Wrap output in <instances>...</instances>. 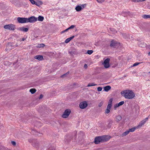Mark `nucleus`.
Returning <instances> with one entry per match:
<instances>
[{"label":"nucleus","mask_w":150,"mask_h":150,"mask_svg":"<svg viewBox=\"0 0 150 150\" xmlns=\"http://www.w3.org/2000/svg\"><path fill=\"white\" fill-rule=\"evenodd\" d=\"M110 138V137L108 135L97 137L95 138L94 142L96 144H98L100 142H104L108 141Z\"/></svg>","instance_id":"obj_1"},{"label":"nucleus","mask_w":150,"mask_h":150,"mask_svg":"<svg viewBox=\"0 0 150 150\" xmlns=\"http://www.w3.org/2000/svg\"><path fill=\"white\" fill-rule=\"evenodd\" d=\"M121 94H124L123 96L127 99H132L135 96V94L132 91L129 90L122 91L121 93Z\"/></svg>","instance_id":"obj_2"},{"label":"nucleus","mask_w":150,"mask_h":150,"mask_svg":"<svg viewBox=\"0 0 150 150\" xmlns=\"http://www.w3.org/2000/svg\"><path fill=\"white\" fill-rule=\"evenodd\" d=\"M4 28L7 30H14L15 29V25H14L10 24L6 25L4 26Z\"/></svg>","instance_id":"obj_3"},{"label":"nucleus","mask_w":150,"mask_h":150,"mask_svg":"<svg viewBox=\"0 0 150 150\" xmlns=\"http://www.w3.org/2000/svg\"><path fill=\"white\" fill-rule=\"evenodd\" d=\"M120 43L117 42L115 41L112 40L110 42V46L113 48H116L120 45Z\"/></svg>","instance_id":"obj_4"},{"label":"nucleus","mask_w":150,"mask_h":150,"mask_svg":"<svg viewBox=\"0 0 150 150\" xmlns=\"http://www.w3.org/2000/svg\"><path fill=\"white\" fill-rule=\"evenodd\" d=\"M110 61V59L109 58H107L104 61L103 64L105 68H108L110 67L109 64Z\"/></svg>","instance_id":"obj_5"},{"label":"nucleus","mask_w":150,"mask_h":150,"mask_svg":"<svg viewBox=\"0 0 150 150\" xmlns=\"http://www.w3.org/2000/svg\"><path fill=\"white\" fill-rule=\"evenodd\" d=\"M71 112V111L69 110H66L64 112L63 114L62 115V117L63 118H66L67 117Z\"/></svg>","instance_id":"obj_6"},{"label":"nucleus","mask_w":150,"mask_h":150,"mask_svg":"<svg viewBox=\"0 0 150 150\" xmlns=\"http://www.w3.org/2000/svg\"><path fill=\"white\" fill-rule=\"evenodd\" d=\"M17 19L18 22L20 23H27V18L18 17Z\"/></svg>","instance_id":"obj_7"},{"label":"nucleus","mask_w":150,"mask_h":150,"mask_svg":"<svg viewBox=\"0 0 150 150\" xmlns=\"http://www.w3.org/2000/svg\"><path fill=\"white\" fill-rule=\"evenodd\" d=\"M27 23L30 22L31 23H34L37 20V18L35 16H32L30 17L27 18Z\"/></svg>","instance_id":"obj_8"},{"label":"nucleus","mask_w":150,"mask_h":150,"mask_svg":"<svg viewBox=\"0 0 150 150\" xmlns=\"http://www.w3.org/2000/svg\"><path fill=\"white\" fill-rule=\"evenodd\" d=\"M88 104L86 101H84L81 102L79 104L80 108L81 109H83L87 107Z\"/></svg>","instance_id":"obj_9"},{"label":"nucleus","mask_w":150,"mask_h":150,"mask_svg":"<svg viewBox=\"0 0 150 150\" xmlns=\"http://www.w3.org/2000/svg\"><path fill=\"white\" fill-rule=\"evenodd\" d=\"M148 117L146 118L144 120L142 121L139 123V125L137 127V128H139L141 127L148 120Z\"/></svg>","instance_id":"obj_10"},{"label":"nucleus","mask_w":150,"mask_h":150,"mask_svg":"<svg viewBox=\"0 0 150 150\" xmlns=\"http://www.w3.org/2000/svg\"><path fill=\"white\" fill-rule=\"evenodd\" d=\"M86 6V4H83L81 5V6L77 5L75 8V9L77 11H81L82 9L84 8V6Z\"/></svg>","instance_id":"obj_11"},{"label":"nucleus","mask_w":150,"mask_h":150,"mask_svg":"<svg viewBox=\"0 0 150 150\" xmlns=\"http://www.w3.org/2000/svg\"><path fill=\"white\" fill-rule=\"evenodd\" d=\"M18 45L17 44L15 46L13 45L12 43H8V44L7 45V47L6 48V51H7L8 50H9L11 49V48H10L9 47H13L15 46V47H16L18 46Z\"/></svg>","instance_id":"obj_12"},{"label":"nucleus","mask_w":150,"mask_h":150,"mask_svg":"<svg viewBox=\"0 0 150 150\" xmlns=\"http://www.w3.org/2000/svg\"><path fill=\"white\" fill-rule=\"evenodd\" d=\"M19 30L21 31H23L24 32H27L28 30V28H25L24 27H20L19 28Z\"/></svg>","instance_id":"obj_13"},{"label":"nucleus","mask_w":150,"mask_h":150,"mask_svg":"<svg viewBox=\"0 0 150 150\" xmlns=\"http://www.w3.org/2000/svg\"><path fill=\"white\" fill-rule=\"evenodd\" d=\"M35 58L39 60H42L43 59V57L42 55H37L35 57Z\"/></svg>","instance_id":"obj_14"},{"label":"nucleus","mask_w":150,"mask_h":150,"mask_svg":"<svg viewBox=\"0 0 150 150\" xmlns=\"http://www.w3.org/2000/svg\"><path fill=\"white\" fill-rule=\"evenodd\" d=\"M111 88V87L109 86H107L103 87L104 90L106 92L108 91Z\"/></svg>","instance_id":"obj_15"},{"label":"nucleus","mask_w":150,"mask_h":150,"mask_svg":"<svg viewBox=\"0 0 150 150\" xmlns=\"http://www.w3.org/2000/svg\"><path fill=\"white\" fill-rule=\"evenodd\" d=\"M116 120L118 122L122 120V117L121 116L118 115L116 117Z\"/></svg>","instance_id":"obj_16"},{"label":"nucleus","mask_w":150,"mask_h":150,"mask_svg":"<svg viewBox=\"0 0 150 150\" xmlns=\"http://www.w3.org/2000/svg\"><path fill=\"white\" fill-rule=\"evenodd\" d=\"M44 18L43 17L39 16L38 18V21H42L44 20Z\"/></svg>","instance_id":"obj_17"},{"label":"nucleus","mask_w":150,"mask_h":150,"mask_svg":"<svg viewBox=\"0 0 150 150\" xmlns=\"http://www.w3.org/2000/svg\"><path fill=\"white\" fill-rule=\"evenodd\" d=\"M36 91V90L35 88H31L30 90V92L32 94L34 93Z\"/></svg>","instance_id":"obj_18"},{"label":"nucleus","mask_w":150,"mask_h":150,"mask_svg":"<svg viewBox=\"0 0 150 150\" xmlns=\"http://www.w3.org/2000/svg\"><path fill=\"white\" fill-rule=\"evenodd\" d=\"M32 144L33 146L37 148L38 147V144L35 143V141L33 142Z\"/></svg>","instance_id":"obj_19"},{"label":"nucleus","mask_w":150,"mask_h":150,"mask_svg":"<svg viewBox=\"0 0 150 150\" xmlns=\"http://www.w3.org/2000/svg\"><path fill=\"white\" fill-rule=\"evenodd\" d=\"M142 17L144 18H150V15H144L142 16Z\"/></svg>","instance_id":"obj_20"},{"label":"nucleus","mask_w":150,"mask_h":150,"mask_svg":"<svg viewBox=\"0 0 150 150\" xmlns=\"http://www.w3.org/2000/svg\"><path fill=\"white\" fill-rule=\"evenodd\" d=\"M139 46L144 47L146 46V44L144 43H141L139 45Z\"/></svg>","instance_id":"obj_21"},{"label":"nucleus","mask_w":150,"mask_h":150,"mask_svg":"<svg viewBox=\"0 0 150 150\" xmlns=\"http://www.w3.org/2000/svg\"><path fill=\"white\" fill-rule=\"evenodd\" d=\"M122 36L124 38H125L126 39H127L128 38V35L126 33H123L122 34Z\"/></svg>","instance_id":"obj_22"},{"label":"nucleus","mask_w":150,"mask_h":150,"mask_svg":"<svg viewBox=\"0 0 150 150\" xmlns=\"http://www.w3.org/2000/svg\"><path fill=\"white\" fill-rule=\"evenodd\" d=\"M113 122L112 120H110L109 122L108 125V128H110L111 126V125L112 123H113Z\"/></svg>","instance_id":"obj_23"},{"label":"nucleus","mask_w":150,"mask_h":150,"mask_svg":"<svg viewBox=\"0 0 150 150\" xmlns=\"http://www.w3.org/2000/svg\"><path fill=\"white\" fill-rule=\"evenodd\" d=\"M97 85L95 84L94 83H89L87 85L88 87L92 86H96Z\"/></svg>","instance_id":"obj_24"},{"label":"nucleus","mask_w":150,"mask_h":150,"mask_svg":"<svg viewBox=\"0 0 150 150\" xmlns=\"http://www.w3.org/2000/svg\"><path fill=\"white\" fill-rule=\"evenodd\" d=\"M136 128H137V127H133V128H132L131 129H129V132H133L135 131V130Z\"/></svg>","instance_id":"obj_25"},{"label":"nucleus","mask_w":150,"mask_h":150,"mask_svg":"<svg viewBox=\"0 0 150 150\" xmlns=\"http://www.w3.org/2000/svg\"><path fill=\"white\" fill-rule=\"evenodd\" d=\"M112 101H113L112 98H110L109 100L108 105H112Z\"/></svg>","instance_id":"obj_26"},{"label":"nucleus","mask_w":150,"mask_h":150,"mask_svg":"<svg viewBox=\"0 0 150 150\" xmlns=\"http://www.w3.org/2000/svg\"><path fill=\"white\" fill-rule=\"evenodd\" d=\"M45 46V44H39L38 45V47H44Z\"/></svg>","instance_id":"obj_27"},{"label":"nucleus","mask_w":150,"mask_h":150,"mask_svg":"<svg viewBox=\"0 0 150 150\" xmlns=\"http://www.w3.org/2000/svg\"><path fill=\"white\" fill-rule=\"evenodd\" d=\"M129 132V130H127L123 133V135L124 136H126L128 134Z\"/></svg>","instance_id":"obj_28"},{"label":"nucleus","mask_w":150,"mask_h":150,"mask_svg":"<svg viewBox=\"0 0 150 150\" xmlns=\"http://www.w3.org/2000/svg\"><path fill=\"white\" fill-rule=\"evenodd\" d=\"M92 50H88L87 51V53L89 54H91L93 52Z\"/></svg>","instance_id":"obj_29"},{"label":"nucleus","mask_w":150,"mask_h":150,"mask_svg":"<svg viewBox=\"0 0 150 150\" xmlns=\"http://www.w3.org/2000/svg\"><path fill=\"white\" fill-rule=\"evenodd\" d=\"M124 103V101H122L120 102H119L118 103V106H120L122 105Z\"/></svg>","instance_id":"obj_30"},{"label":"nucleus","mask_w":150,"mask_h":150,"mask_svg":"<svg viewBox=\"0 0 150 150\" xmlns=\"http://www.w3.org/2000/svg\"><path fill=\"white\" fill-rule=\"evenodd\" d=\"M119 106H118V104H116L114 106V109L115 110H116V109Z\"/></svg>","instance_id":"obj_31"},{"label":"nucleus","mask_w":150,"mask_h":150,"mask_svg":"<svg viewBox=\"0 0 150 150\" xmlns=\"http://www.w3.org/2000/svg\"><path fill=\"white\" fill-rule=\"evenodd\" d=\"M0 149L1 150H7V149L3 146L0 147Z\"/></svg>","instance_id":"obj_32"},{"label":"nucleus","mask_w":150,"mask_h":150,"mask_svg":"<svg viewBox=\"0 0 150 150\" xmlns=\"http://www.w3.org/2000/svg\"><path fill=\"white\" fill-rule=\"evenodd\" d=\"M103 101H101L99 104L98 106L99 107H101L103 105Z\"/></svg>","instance_id":"obj_33"},{"label":"nucleus","mask_w":150,"mask_h":150,"mask_svg":"<svg viewBox=\"0 0 150 150\" xmlns=\"http://www.w3.org/2000/svg\"><path fill=\"white\" fill-rule=\"evenodd\" d=\"M102 89V88L101 87H99L98 88L97 90L98 91H100Z\"/></svg>","instance_id":"obj_34"},{"label":"nucleus","mask_w":150,"mask_h":150,"mask_svg":"<svg viewBox=\"0 0 150 150\" xmlns=\"http://www.w3.org/2000/svg\"><path fill=\"white\" fill-rule=\"evenodd\" d=\"M69 74V72H67L65 74L62 75L61 76V77L62 78H63V77H64V76H65L67 74Z\"/></svg>","instance_id":"obj_35"},{"label":"nucleus","mask_w":150,"mask_h":150,"mask_svg":"<svg viewBox=\"0 0 150 150\" xmlns=\"http://www.w3.org/2000/svg\"><path fill=\"white\" fill-rule=\"evenodd\" d=\"M31 4H35V1L34 0H29Z\"/></svg>","instance_id":"obj_36"},{"label":"nucleus","mask_w":150,"mask_h":150,"mask_svg":"<svg viewBox=\"0 0 150 150\" xmlns=\"http://www.w3.org/2000/svg\"><path fill=\"white\" fill-rule=\"evenodd\" d=\"M110 109L106 108V110H105V113H108L110 112Z\"/></svg>","instance_id":"obj_37"},{"label":"nucleus","mask_w":150,"mask_h":150,"mask_svg":"<svg viewBox=\"0 0 150 150\" xmlns=\"http://www.w3.org/2000/svg\"><path fill=\"white\" fill-rule=\"evenodd\" d=\"M75 27V26L74 25H71L68 28V29H69V30L71 29H72L74 28Z\"/></svg>","instance_id":"obj_38"},{"label":"nucleus","mask_w":150,"mask_h":150,"mask_svg":"<svg viewBox=\"0 0 150 150\" xmlns=\"http://www.w3.org/2000/svg\"><path fill=\"white\" fill-rule=\"evenodd\" d=\"M99 3H102L104 2L105 0H96Z\"/></svg>","instance_id":"obj_39"},{"label":"nucleus","mask_w":150,"mask_h":150,"mask_svg":"<svg viewBox=\"0 0 150 150\" xmlns=\"http://www.w3.org/2000/svg\"><path fill=\"white\" fill-rule=\"evenodd\" d=\"M112 106V105H110L108 104V105L107 107V108L110 109L111 108Z\"/></svg>","instance_id":"obj_40"},{"label":"nucleus","mask_w":150,"mask_h":150,"mask_svg":"<svg viewBox=\"0 0 150 150\" xmlns=\"http://www.w3.org/2000/svg\"><path fill=\"white\" fill-rule=\"evenodd\" d=\"M70 40L69 39V38H68L66 39L65 42L66 43H68Z\"/></svg>","instance_id":"obj_41"},{"label":"nucleus","mask_w":150,"mask_h":150,"mask_svg":"<svg viewBox=\"0 0 150 150\" xmlns=\"http://www.w3.org/2000/svg\"><path fill=\"white\" fill-rule=\"evenodd\" d=\"M140 63L136 62L133 64V66L134 67L135 66H137Z\"/></svg>","instance_id":"obj_42"},{"label":"nucleus","mask_w":150,"mask_h":150,"mask_svg":"<svg viewBox=\"0 0 150 150\" xmlns=\"http://www.w3.org/2000/svg\"><path fill=\"white\" fill-rule=\"evenodd\" d=\"M11 144L13 145V146H16V143L15 142L13 141H11Z\"/></svg>","instance_id":"obj_43"},{"label":"nucleus","mask_w":150,"mask_h":150,"mask_svg":"<svg viewBox=\"0 0 150 150\" xmlns=\"http://www.w3.org/2000/svg\"><path fill=\"white\" fill-rule=\"evenodd\" d=\"M74 36H73L72 37H71L69 38H69V39L71 40L72 39L74 38Z\"/></svg>","instance_id":"obj_44"},{"label":"nucleus","mask_w":150,"mask_h":150,"mask_svg":"<svg viewBox=\"0 0 150 150\" xmlns=\"http://www.w3.org/2000/svg\"><path fill=\"white\" fill-rule=\"evenodd\" d=\"M43 97V95L42 94H41L39 98L40 99L42 98Z\"/></svg>","instance_id":"obj_45"},{"label":"nucleus","mask_w":150,"mask_h":150,"mask_svg":"<svg viewBox=\"0 0 150 150\" xmlns=\"http://www.w3.org/2000/svg\"><path fill=\"white\" fill-rule=\"evenodd\" d=\"M133 2H139V0H132Z\"/></svg>","instance_id":"obj_46"},{"label":"nucleus","mask_w":150,"mask_h":150,"mask_svg":"<svg viewBox=\"0 0 150 150\" xmlns=\"http://www.w3.org/2000/svg\"><path fill=\"white\" fill-rule=\"evenodd\" d=\"M35 4L36 6H39V5H40L38 3H37V2H35Z\"/></svg>","instance_id":"obj_47"},{"label":"nucleus","mask_w":150,"mask_h":150,"mask_svg":"<svg viewBox=\"0 0 150 150\" xmlns=\"http://www.w3.org/2000/svg\"><path fill=\"white\" fill-rule=\"evenodd\" d=\"M87 67V65L86 64H85L84 65V67L85 68H86Z\"/></svg>","instance_id":"obj_48"},{"label":"nucleus","mask_w":150,"mask_h":150,"mask_svg":"<svg viewBox=\"0 0 150 150\" xmlns=\"http://www.w3.org/2000/svg\"><path fill=\"white\" fill-rule=\"evenodd\" d=\"M69 29H68V28L66 29V30H64V31H65V32L67 31L68 30H69Z\"/></svg>","instance_id":"obj_49"},{"label":"nucleus","mask_w":150,"mask_h":150,"mask_svg":"<svg viewBox=\"0 0 150 150\" xmlns=\"http://www.w3.org/2000/svg\"><path fill=\"white\" fill-rule=\"evenodd\" d=\"M25 40V38H22V40H21L22 41H24Z\"/></svg>","instance_id":"obj_50"},{"label":"nucleus","mask_w":150,"mask_h":150,"mask_svg":"<svg viewBox=\"0 0 150 150\" xmlns=\"http://www.w3.org/2000/svg\"><path fill=\"white\" fill-rule=\"evenodd\" d=\"M114 30V29H113V28H111V29H110V30H112V31H113V30Z\"/></svg>","instance_id":"obj_51"},{"label":"nucleus","mask_w":150,"mask_h":150,"mask_svg":"<svg viewBox=\"0 0 150 150\" xmlns=\"http://www.w3.org/2000/svg\"><path fill=\"white\" fill-rule=\"evenodd\" d=\"M65 32V31H64V30H63V31H62V33H64Z\"/></svg>","instance_id":"obj_52"},{"label":"nucleus","mask_w":150,"mask_h":150,"mask_svg":"<svg viewBox=\"0 0 150 150\" xmlns=\"http://www.w3.org/2000/svg\"><path fill=\"white\" fill-rule=\"evenodd\" d=\"M148 55H149V56H150V52H149V53H148Z\"/></svg>","instance_id":"obj_53"},{"label":"nucleus","mask_w":150,"mask_h":150,"mask_svg":"<svg viewBox=\"0 0 150 150\" xmlns=\"http://www.w3.org/2000/svg\"><path fill=\"white\" fill-rule=\"evenodd\" d=\"M55 149V148H54L53 149Z\"/></svg>","instance_id":"obj_54"},{"label":"nucleus","mask_w":150,"mask_h":150,"mask_svg":"<svg viewBox=\"0 0 150 150\" xmlns=\"http://www.w3.org/2000/svg\"><path fill=\"white\" fill-rule=\"evenodd\" d=\"M149 73H150V71L149 72Z\"/></svg>","instance_id":"obj_55"}]
</instances>
